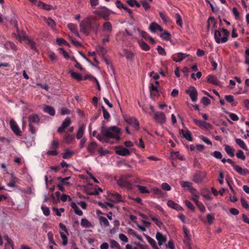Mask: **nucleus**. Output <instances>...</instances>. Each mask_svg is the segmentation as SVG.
Segmentation results:
<instances>
[{"label": "nucleus", "mask_w": 249, "mask_h": 249, "mask_svg": "<svg viewBox=\"0 0 249 249\" xmlns=\"http://www.w3.org/2000/svg\"><path fill=\"white\" fill-rule=\"evenodd\" d=\"M236 156L238 158L242 160L246 159V156L244 155L243 152L242 150H239L236 153Z\"/></svg>", "instance_id": "55"}, {"label": "nucleus", "mask_w": 249, "mask_h": 249, "mask_svg": "<svg viewBox=\"0 0 249 249\" xmlns=\"http://www.w3.org/2000/svg\"><path fill=\"white\" fill-rule=\"evenodd\" d=\"M63 139L65 142L69 144L75 140V135L66 133L64 136Z\"/></svg>", "instance_id": "24"}, {"label": "nucleus", "mask_w": 249, "mask_h": 249, "mask_svg": "<svg viewBox=\"0 0 249 249\" xmlns=\"http://www.w3.org/2000/svg\"><path fill=\"white\" fill-rule=\"evenodd\" d=\"M38 6L47 11H50L53 9V6L52 5L46 4L43 2H39Z\"/></svg>", "instance_id": "37"}, {"label": "nucleus", "mask_w": 249, "mask_h": 249, "mask_svg": "<svg viewBox=\"0 0 249 249\" xmlns=\"http://www.w3.org/2000/svg\"><path fill=\"white\" fill-rule=\"evenodd\" d=\"M17 38L19 41H21L22 38H23V39L27 40H28V45L30 47V48L34 51L36 50V43L34 41H33L30 39H28L27 36H24L22 37L21 36L18 35V36H17Z\"/></svg>", "instance_id": "12"}, {"label": "nucleus", "mask_w": 249, "mask_h": 249, "mask_svg": "<svg viewBox=\"0 0 249 249\" xmlns=\"http://www.w3.org/2000/svg\"><path fill=\"white\" fill-rule=\"evenodd\" d=\"M175 18H176V23L180 27H182V19L179 14H176L175 15Z\"/></svg>", "instance_id": "46"}, {"label": "nucleus", "mask_w": 249, "mask_h": 249, "mask_svg": "<svg viewBox=\"0 0 249 249\" xmlns=\"http://www.w3.org/2000/svg\"><path fill=\"white\" fill-rule=\"evenodd\" d=\"M139 44L141 48L144 51H147L150 49L148 45L142 40L139 41Z\"/></svg>", "instance_id": "41"}, {"label": "nucleus", "mask_w": 249, "mask_h": 249, "mask_svg": "<svg viewBox=\"0 0 249 249\" xmlns=\"http://www.w3.org/2000/svg\"><path fill=\"white\" fill-rule=\"evenodd\" d=\"M43 110L45 112L48 113L51 116H54L55 112L53 107L46 105L43 107Z\"/></svg>", "instance_id": "27"}, {"label": "nucleus", "mask_w": 249, "mask_h": 249, "mask_svg": "<svg viewBox=\"0 0 249 249\" xmlns=\"http://www.w3.org/2000/svg\"><path fill=\"white\" fill-rule=\"evenodd\" d=\"M156 25H159L156 22H152L150 24L149 29L152 33H155L156 31L158 30V27Z\"/></svg>", "instance_id": "47"}, {"label": "nucleus", "mask_w": 249, "mask_h": 249, "mask_svg": "<svg viewBox=\"0 0 249 249\" xmlns=\"http://www.w3.org/2000/svg\"><path fill=\"white\" fill-rule=\"evenodd\" d=\"M101 133L107 137L108 143H113L110 142L109 139H113L117 142L120 140L121 130L116 126H111L108 127L103 126L101 127Z\"/></svg>", "instance_id": "2"}, {"label": "nucleus", "mask_w": 249, "mask_h": 249, "mask_svg": "<svg viewBox=\"0 0 249 249\" xmlns=\"http://www.w3.org/2000/svg\"><path fill=\"white\" fill-rule=\"evenodd\" d=\"M110 197L113 201L115 202H119L123 201L122 196L120 194L117 193H113L110 195Z\"/></svg>", "instance_id": "23"}, {"label": "nucleus", "mask_w": 249, "mask_h": 249, "mask_svg": "<svg viewBox=\"0 0 249 249\" xmlns=\"http://www.w3.org/2000/svg\"><path fill=\"white\" fill-rule=\"evenodd\" d=\"M106 10L100 11L98 13L100 17H101L103 19H105L106 20H108L109 19L110 16V11L108 10L107 8H105Z\"/></svg>", "instance_id": "18"}, {"label": "nucleus", "mask_w": 249, "mask_h": 249, "mask_svg": "<svg viewBox=\"0 0 249 249\" xmlns=\"http://www.w3.org/2000/svg\"><path fill=\"white\" fill-rule=\"evenodd\" d=\"M160 18L165 23H167L169 21V18L166 14L163 12H160L159 13Z\"/></svg>", "instance_id": "49"}, {"label": "nucleus", "mask_w": 249, "mask_h": 249, "mask_svg": "<svg viewBox=\"0 0 249 249\" xmlns=\"http://www.w3.org/2000/svg\"><path fill=\"white\" fill-rule=\"evenodd\" d=\"M128 233L137 238L140 241H142V238L132 229L128 230Z\"/></svg>", "instance_id": "51"}, {"label": "nucleus", "mask_w": 249, "mask_h": 249, "mask_svg": "<svg viewBox=\"0 0 249 249\" xmlns=\"http://www.w3.org/2000/svg\"><path fill=\"white\" fill-rule=\"evenodd\" d=\"M71 206L72 209H73L74 213L76 214H78V215H82L83 214V212L80 210L75 203L72 202L71 204Z\"/></svg>", "instance_id": "32"}, {"label": "nucleus", "mask_w": 249, "mask_h": 249, "mask_svg": "<svg viewBox=\"0 0 249 249\" xmlns=\"http://www.w3.org/2000/svg\"><path fill=\"white\" fill-rule=\"evenodd\" d=\"M188 56L189 55L187 54L186 53H178L173 55L172 59L176 62H179L183 60Z\"/></svg>", "instance_id": "11"}, {"label": "nucleus", "mask_w": 249, "mask_h": 249, "mask_svg": "<svg viewBox=\"0 0 249 249\" xmlns=\"http://www.w3.org/2000/svg\"><path fill=\"white\" fill-rule=\"evenodd\" d=\"M68 27L72 32L74 33H76L77 36H79V34L77 31V26L76 24L70 23L68 25Z\"/></svg>", "instance_id": "43"}, {"label": "nucleus", "mask_w": 249, "mask_h": 249, "mask_svg": "<svg viewBox=\"0 0 249 249\" xmlns=\"http://www.w3.org/2000/svg\"><path fill=\"white\" fill-rule=\"evenodd\" d=\"M184 231V242L187 246H189L191 241V235L190 234V231L185 227H183Z\"/></svg>", "instance_id": "15"}, {"label": "nucleus", "mask_w": 249, "mask_h": 249, "mask_svg": "<svg viewBox=\"0 0 249 249\" xmlns=\"http://www.w3.org/2000/svg\"><path fill=\"white\" fill-rule=\"evenodd\" d=\"M139 32H140V35L146 40L148 39H149V38L151 37V36H150L148 33L145 32V31L139 30Z\"/></svg>", "instance_id": "54"}, {"label": "nucleus", "mask_w": 249, "mask_h": 249, "mask_svg": "<svg viewBox=\"0 0 249 249\" xmlns=\"http://www.w3.org/2000/svg\"><path fill=\"white\" fill-rule=\"evenodd\" d=\"M115 153L121 156H126L130 154V151L122 146H117L116 147Z\"/></svg>", "instance_id": "9"}, {"label": "nucleus", "mask_w": 249, "mask_h": 249, "mask_svg": "<svg viewBox=\"0 0 249 249\" xmlns=\"http://www.w3.org/2000/svg\"><path fill=\"white\" fill-rule=\"evenodd\" d=\"M117 184L121 187L130 189L131 188V184L123 178H119L117 181Z\"/></svg>", "instance_id": "10"}, {"label": "nucleus", "mask_w": 249, "mask_h": 249, "mask_svg": "<svg viewBox=\"0 0 249 249\" xmlns=\"http://www.w3.org/2000/svg\"><path fill=\"white\" fill-rule=\"evenodd\" d=\"M4 238L6 240V243L5 244L4 249H8L11 247L12 249H14V244L12 240L8 237L7 235L4 236Z\"/></svg>", "instance_id": "19"}, {"label": "nucleus", "mask_w": 249, "mask_h": 249, "mask_svg": "<svg viewBox=\"0 0 249 249\" xmlns=\"http://www.w3.org/2000/svg\"><path fill=\"white\" fill-rule=\"evenodd\" d=\"M124 55L129 60H132L134 57L133 53L127 49H124Z\"/></svg>", "instance_id": "36"}, {"label": "nucleus", "mask_w": 249, "mask_h": 249, "mask_svg": "<svg viewBox=\"0 0 249 249\" xmlns=\"http://www.w3.org/2000/svg\"><path fill=\"white\" fill-rule=\"evenodd\" d=\"M225 150L226 152L231 157L234 156V149L229 145L226 144L224 145Z\"/></svg>", "instance_id": "29"}, {"label": "nucleus", "mask_w": 249, "mask_h": 249, "mask_svg": "<svg viewBox=\"0 0 249 249\" xmlns=\"http://www.w3.org/2000/svg\"><path fill=\"white\" fill-rule=\"evenodd\" d=\"M145 236L147 242L149 244H151V246H152L154 249H159V247L157 245L156 241L154 239L148 235H146Z\"/></svg>", "instance_id": "30"}, {"label": "nucleus", "mask_w": 249, "mask_h": 249, "mask_svg": "<svg viewBox=\"0 0 249 249\" xmlns=\"http://www.w3.org/2000/svg\"><path fill=\"white\" fill-rule=\"evenodd\" d=\"M156 239L158 241V244L161 246L164 243L167 239L165 236L161 234L160 232H158L156 233Z\"/></svg>", "instance_id": "22"}, {"label": "nucleus", "mask_w": 249, "mask_h": 249, "mask_svg": "<svg viewBox=\"0 0 249 249\" xmlns=\"http://www.w3.org/2000/svg\"><path fill=\"white\" fill-rule=\"evenodd\" d=\"M201 103L205 106H207L210 104V100L207 97H203L201 99Z\"/></svg>", "instance_id": "59"}, {"label": "nucleus", "mask_w": 249, "mask_h": 249, "mask_svg": "<svg viewBox=\"0 0 249 249\" xmlns=\"http://www.w3.org/2000/svg\"><path fill=\"white\" fill-rule=\"evenodd\" d=\"M67 199H68L69 201H70L71 198L69 196L65 194H63L60 197V200L63 202L66 201Z\"/></svg>", "instance_id": "64"}, {"label": "nucleus", "mask_w": 249, "mask_h": 249, "mask_svg": "<svg viewBox=\"0 0 249 249\" xmlns=\"http://www.w3.org/2000/svg\"><path fill=\"white\" fill-rule=\"evenodd\" d=\"M225 99L228 103L231 104L232 106L235 107L237 103L234 102V96L232 95H226L225 96Z\"/></svg>", "instance_id": "33"}, {"label": "nucleus", "mask_w": 249, "mask_h": 249, "mask_svg": "<svg viewBox=\"0 0 249 249\" xmlns=\"http://www.w3.org/2000/svg\"><path fill=\"white\" fill-rule=\"evenodd\" d=\"M41 210H42L43 214L46 216H48L50 214V211L49 208L46 206H44V205L41 206Z\"/></svg>", "instance_id": "50"}, {"label": "nucleus", "mask_w": 249, "mask_h": 249, "mask_svg": "<svg viewBox=\"0 0 249 249\" xmlns=\"http://www.w3.org/2000/svg\"><path fill=\"white\" fill-rule=\"evenodd\" d=\"M186 93L190 96L193 102H195L198 99V92L194 87L191 86L189 89L186 90Z\"/></svg>", "instance_id": "7"}, {"label": "nucleus", "mask_w": 249, "mask_h": 249, "mask_svg": "<svg viewBox=\"0 0 249 249\" xmlns=\"http://www.w3.org/2000/svg\"><path fill=\"white\" fill-rule=\"evenodd\" d=\"M81 226L84 228H90L92 225L86 218H82L81 221Z\"/></svg>", "instance_id": "38"}, {"label": "nucleus", "mask_w": 249, "mask_h": 249, "mask_svg": "<svg viewBox=\"0 0 249 249\" xmlns=\"http://www.w3.org/2000/svg\"><path fill=\"white\" fill-rule=\"evenodd\" d=\"M167 205L169 207L177 210L181 211L182 210V208L179 206L178 204L175 203L173 200H169L167 202Z\"/></svg>", "instance_id": "20"}, {"label": "nucleus", "mask_w": 249, "mask_h": 249, "mask_svg": "<svg viewBox=\"0 0 249 249\" xmlns=\"http://www.w3.org/2000/svg\"><path fill=\"white\" fill-rule=\"evenodd\" d=\"M192 184V183L189 181H181L180 182V185L183 188L187 187L188 188H189V187H191Z\"/></svg>", "instance_id": "60"}, {"label": "nucleus", "mask_w": 249, "mask_h": 249, "mask_svg": "<svg viewBox=\"0 0 249 249\" xmlns=\"http://www.w3.org/2000/svg\"><path fill=\"white\" fill-rule=\"evenodd\" d=\"M70 178V177H66L65 178H62L61 177H59L58 178V180L60 181L63 184H69V183L67 182Z\"/></svg>", "instance_id": "61"}, {"label": "nucleus", "mask_w": 249, "mask_h": 249, "mask_svg": "<svg viewBox=\"0 0 249 249\" xmlns=\"http://www.w3.org/2000/svg\"><path fill=\"white\" fill-rule=\"evenodd\" d=\"M99 27V22L96 20H91L90 18L83 19L80 24V32L88 36L91 31L97 33Z\"/></svg>", "instance_id": "1"}, {"label": "nucleus", "mask_w": 249, "mask_h": 249, "mask_svg": "<svg viewBox=\"0 0 249 249\" xmlns=\"http://www.w3.org/2000/svg\"><path fill=\"white\" fill-rule=\"evenodd\" d=\"M196 205L202 213L205 212L206 208L202 202L200 201L198 204H196Z\"/></svg>", "instance_id": "56"}, {"label": "nucleus", "mask_w": 249, "mask_h": 249, "mask_svg": "<svg viewBox=\"0 0 249 249\" xmlns=\"http://www.w3.org/2000/svg\"><path fill=\"white\" fill-rule=\"evenodd\" d=\"M97 147V144L95 142H92L88 145L87 150L92 155L95 153Z\"/></svg>", "instance_id": "17"}, {"label": "nucleus", "mask_w": 249, "mask_h": 249, "mask_svg": "<svg viewBox=\"0 0 249 249\" xmlns=\"http://www.w3.org/2000/svg\"><path fill=\"white\" fill-rule=\"evenodd\" d=\"M46 22L49 26H50L53 28H54L56 24L55 21L51 18H49L48 19L46 18Z\"/></svg>", "instance_id": "52"}, {"label": "nucleus", "mask_w": 249, "mask_h": 249, "mask_svg": "<svg viewBox=\"0 0 249 249\" xmlns=\"http://www.w3.org/2000/svg\"><path fill=\"white\" fill-rule=\"evenodd\" d=\"M137 188L141 193L144 194H148L149 193V191L146 189V187L142 186L140 185H137Z\"/></svg>", "instance_id": "53"}, {"label": "nucleus", "mask_w": 249, "mask_h": 249, "mask_svg": "<svg viewBox=\"0 0 249 249\" xmlns=\"http://www.w3.org/2000/svg\"><path fill=\"white\" fill-rule=\"evenodd\" d=\"M193 121L196 125L200 126L202 129H209L212 128V125L209 123L196 119H194Z\"/></svg>", "instance_id": "6"}, {"label": "nucleus", "mask_w": 249, "mask_h": 249, "mask_svg": "<svg viewBox=\"0 0 249 249\" xmlns=\"http://www.w3.org/2000/svg\"><path fill=\"white\" fill-rule=\"evenodd\" d=\"M99 221L100 223L103 224L106 227H107L109 226V223L108 220L105 216H101L99 217Z\"/></svg>", "instance_id": "42"}, {"label": "nucleus", "mask_w": 249, "mask_h": 249, "mask_svg": "<svg viewBox=\"0 0 249 249\" xmlns=\"http://www.w3.org/2000/svg\"><path fill=\"white\" fill-rule=\"evenodd\" d=\"M4 47L7 49H12L14 51H16L17 50V47L16 45L13 42L10 41L5 42Z\"/></svg>", "instance_id": "28"}, {"label": "nucleus", "mask_w": 249, "mask_h": 249, "mask_svg": "<svg viewBox=\"0 0 249 249\" xmlns=\"http://www.w3.org/2000/svg\"><path fill=\"white\" fill-rule=\"evenodd\" d=\"M240 200L242 207L247 210H249V204L247 201L244 198H241Z\"/></svg>", "instance_id": "57"}, {"label": "nucleus", "mask_w": 249, "mask_h": 249, "mask_svg": "<svg viewBox=\"0 0 249 249\" xmlns=\"http://www.w3.org/2000/svg\"><path fill=\"white\" fill-rule=\"evenodd\" d=\"M110 247L112 249H122L120 245L114 239L110 240Z\"/></svg>", "instance_id": "40"}, {"label": "nucleus", "mask_w": 249, "mask_h": 249, "mask_svg": "<svg viewBox=\"0 0 249 249\" xmlns=\"http://www.w3.org/2000/svg\"><path fill=\"white\" fill-rule=\"evenodd\" d=\"M151 110L154 112L153 118L157 123L160 124H164L166 122V118L164 113L162 111L155 112L153 107H150Z\"/></svg>", "instance_id": "4"}, {"label": "nucleus", "mask_w": 249, "mask_h": 249, "mask_svg": "<svg viewBox=\"0 0 249 249\" xmlns=\"http://www.w3.org/2000/svg\"><path fill=\"white\" fill-rule=\"evenodd\" d=\"M233 168L241 175H246L249 173V170L247 168H244L243 169L238 165H235Z\"/></svg>", "instance_id": "21"}, {"label": "nucleus", "mask_w": 249, "mask_h": 249, "mask_svg": "<svg viewBox=\"0 0 249 249\" xmlns=\"http://www.w3.org/2000/svg\"><path fill=\"white\" fill-rule=\"evenodd\" d=\"M180 135H181L183 137L185 138L186 140L189 141H192L193 138L192 137V134L190 130L187 129L184 130L183 129H179V130Z\"/></svg>", "instance_id": "16"}, {"label": "nucleus", "mask_w": 249, "mask_h": 249, "mask_svg": "<svg viewBox=\"0 0 249 249\" xmlns=\"http://www.w3.org/2000/svg\"><path fill=\"white\" fill-rule=\"evenodd\" d=\"M99 141L102 142H107L108 141L106 137L103 135L101 133V134H98L95 137Z\"/></svg>", "instance_id": "45"}, {"label": "nucleus", "mask_w": 249, "mask_h": 249, "mask_svg": "<svg viewBox=\"0 0 249 249\" xmlns=\"http://www.w3.org/2000/svg\"><path fill=\"white\" fill-rule=\"evenodd\" d=\"M74 154V153L72 151L66 149L65 153L62 154V157L65 159H69Z\"/></svg>", "instance_id": "39"}, {"label": "nucleus", "mask_w": 249, "mask_h": 249, "mask_svg": "<svg viewBox=\"0 0 249 249\" xmlns=\"http://www.w3.org/2000/svg\"><path fill=\"white\" fill-rule=\"evenodd\" d=\"M184 202H185V203L186 206L190 210H191L193 212L195 211V208L190 201H189V200L186 199Z\"/></svg>", "instance_id": "48"}, {"label": "nucleus", "mask_w": 249, "mask_h": 249, "mask_svg": "<svg viewBox=\"0 0 249 249\" xmlns=\"http://www.w3.org/2000/svg\"><path fill=\"white\" fill-rule=\"evenodd\" d=\"M85 130V126L84 125H80L79 127L78 132L76 134V138L78 140L81 139L84 135Z\"/></svg>", "instance_id": "35"}, {"label": "nucleus", "mask_w": 249, "mask_h": 249, "mask_svg": "<svg viewBox=\"0 0 249 249\" xmlns=\"http://www.w3.org/2000/svg\"><path fill=\"white\" fill-rule=\"evenodd\" d=\"M160 36L164 40L168 41L171 38V34L168 31H164L161 34Z\"/></svg>", "instance_id": "44"}, {"label": "nucleus", "mask_w": 249, "mask_h": 249, "mask_svg": "<svg viewBox=\"0 0 249 249\" xmlns=\"http://www.w3.org/2000/svg\"><path fill=\"white\" fill-rule=\"evenodd\" d=\"M141 4L146 10H147L150 8L149 3L146 0H142L141 1Z\"/></svg>", "instance_id": "58"}, {"label": "nucleus", "mask_w": 249, "mask_h": 249, "mask_svg": "<svg viewBox=\"0 0 249 249\" xmlns=\"http://www.w3.org/2000/svg\"><path fill=\"white\" fill-rule=\"evenodd\" d=\"M71 122L69 117H67L62 122L61 125L58 128L57 132L59 133H62L64 132L65 129L68 127Z\"/></svg>", "instance_id": "8"}, {"label": "nucleus", "mask_w": 249, "mask_h": 249, "mask_svg": "<svg viewBox=\"0 0 249 249\" xmlns=\"http://www.w3.org/2000/svg\"><path fill=\"white\" fill-rule=\"evenodd\" d=\"M28 120L29 124H32V123H38L39 122V118L37 114H34L29 117Z\"/></svg>", "instance_id": "25"}, {"label": "nucleus", "mask_w": 249, "mask_h": 249, "mask_svg": "<svg viewBox=\"0 0 249 249\" xmlns=\"http://www.w3.org/2000/svg\"><path fill=\"white\" fill-rule=\"evenodd\" d=\"M61 237L63 240L62 244L63 246H66L68 243V240L67 236L63 232L60 233Z\"/></svg>", "instance_id": "62"}, {"label": "nucleus", "mask_w": 249, "mask_h": 249, "mask_svg": "<svg viewBox=\"0 0 249 249\" xmlns=\"http://www.w3.org/2000/svg\"><path fill=\"white\" fill-rule=\"evenodd\" d=\"M207 173L205 171H196L193 177V181L196 183H201L206 177Z\"/></svg>", "instance_id": "5"}, {"label": "nucleus", "mask_w": 249, "mask_h": 249, "mask_svg": "<svg viewBox=\"0 0 249 249\" xmlns=\"http://www.w3.org/2000/svg\"><path fill=\"white\" fill-rule=\"evenodd\" d=\"M230 34L229 31L224 28L222 30H215L214 32V38L217 43H224L228 40V36Z\"/></svg>", "instance_id": "3"}, {"label": "nucleus", "mask_w": 249, "mask_h": 249, "mask_svg": "<svg viewBox=\"0 0 249 249\" xmlns=\"http://www.w3.org/2000/svg\"><path fill=\"white\" fill-rule=\"evenodd\" d=\"M10 125H11V128L12 130L13 131L14 133L18 136H21V131H20L18 126V125L17 124L13 121H11L10 122Z\"/></svg>", "instance_id": "13"}, {"label": "nucleus", "mask_w": 249, "mask_h": 249, "mask_svg": "<svg viewBox=\"0 0 249 249\" xmlns=\"http://www.w3.org/2000/svg\"><path fill=\"white\" fill-rule=\"evenodd\" d=\"M69 73L70 74L71 77H72L78 81H81L83 80V77L80 73L72 71H70Z\"/></svg>", "instance_id": "34"}, {"label": "nucleus", "mask_w": 249, "mask_h": 249, "mask_svg": "<svg viewBox=\"0 0 249 249\" xmlns=\"http://www.w3.org/2000/svg\"><path fill=\"white\" fill-rule=\"evenodd\" d=\"M157 51L158 53L161 55H165L166 54L164 49L160 46L157 47Z\"/></svg>", "instance_id": "63"}, {"label": "nucleus", "mask_w": 249, "mask_h": 249, "mask_svg": "<svg viewBox=\"0 0 249 249\" xmlns=\"http://www.w3.org/2000/svg\"><path fill=\"white\" fill-rule=\"evenodd\" d=\"M235 142L243 150H248V146L243 140L239 139V138H236Z\"/></svg>", "instance_id": "31"}, {"label": "nucleus", "mask_w": 249, "mask_h": 249, "mask_svg": "<svg viewBox=\"0 0 249 249\" xmlns=\"http://www.w3.org/2000/svg\"><path fill=\"white\" fill-rule=\"evenodd\" d=\"M207 81L208 83L213 85L220 86L221 82L218 80L217 77L212 75H209L207 77Z\"/></svg>", "instance_id": "14"}, {"label": "nucleus", "mask_w": 249, "mask_h": 249, "mask_svg": "<svg viewBox=\"0 0 249 249\" xmlns=\"http://www.w3.org/2000/svg\"><path fill=\"white\" fill-rule=\"evenodd\" d=\"M103 31L104 32H108L111 33L112 31V26L111 23L109 21H106L102 26Z\"/></svg>", "instance_id": "26"}]
</instances>
